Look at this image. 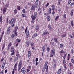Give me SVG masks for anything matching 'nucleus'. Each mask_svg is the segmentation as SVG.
I'll use <instances>...</instances> for the list:
<instances>
[{"instance_id":"f257e3e1","label":"nucleus","mask_w":74,"mask_h":74,"mask_svg":"<svg viewBox=\"0 0 74 74\" xmlns=\"http://www.w3.org/2000/svg\"><path fill=\"white\" fill-rule=\"evenodd\" d=\"M18 27H16L15 28V30L14 31V33L16 35V37L17 36V32H16V31H17V30H18Z\"/></svg>"},{"instance_id":"f03ea898","label":"nucleus","mask_w":74,"mask_h":74,"mask_svg":"<svg viewBox=\"0 0 74 74\" xmlns=\"http://www.w3.org/2000/svg\"><path fill=\"white\" fill-rule=\"evenodd\" d=\"M14 19L12 18L11 19V20H9V24H11V25H13L14 24Z\"/></svg>"},{"instance_id":"7ed1b4c3","label":"nucleus","mask_w":74,"mask_h":74,"mask_svg":"<svg viewBox=\"0 0 74 74\" xmlns=\"http://www.w3.org/2000/svg\"><path fill=\"white\" fill-rule=\"evenodd\" d=\"M37 12H35L34 14V15H32L31 17V18H35L36 19V17H37Z\"/></svg>"},{"instance_id":"20e7f679","label":"nucleus","mask_w":74,"mask_h":74,"mask_svg":"<svg viewBox=\"0 0 74 74\" xmlns=\"http://www.w3.org/2000/svg\"><path fill=\"white\" fill-rule=\"evenodd\" d=\"M44 70H46V73H47L48 72V66H46L44 65Z\"/></svg>"},{"instance_id":"39448f33","label":"nucleus","mask_w":74,"mask_h":74,"mask_svg":"<svg viewBox=\"0 0 74 74\" xmlns=\"http://www.w3.org/2000/svg\"><path fill=\"white\" fill-rule=\"evenodd\" d=\"M21 72L23 74H25L26 73V69H25V68L23 67L21 69Z\"/></svg>"},{"instance_id":"423d86ee","label":"nucleus","mask_w":74,"mask_h":74,"mask_svg":"<svg viewBox=\"0 0 74 74\" xmlns=\"http://www.w3.org/2000/svg\"><path fill=\"white\" fill-rule=\"evenodd\" d=\"M25 33L26 34V38H28L29 37V31H27V32Z\"/></svg>"},{"instance_id":"0eeeda50","label":"nucleus","mask_w":74,"mask_h":74,"mask_svg":"<svg viewBox=\"0 0 74 74\" xmlns=\"http://www.w3.org/2000/svg\"><path fill=\"white\" fill-rule=\"evenodd\" d=\"M36 8V6L34 5H32L31 8V10H35V8Z\"/></svg>"},{"instance_id":"6e6552de","label":"nucleus","mask_w":74,"mask_h":74,"mask_svg":"<svg viewBox=\"0 0 74 74\" xmlns=\"http://www.w3.org/2000/svg\"><path fill=\"white\" fill-rule=\"evenodd\" d=\"M6 10H7V7H5L3 10V14H5L6 12Z\"/></svg>"},{"instance_id":"1a4fd4ad","label":"nucleus","mask_w":74,"mask_h":74,"mask_svg":"<svg viewBox=\"0 0 74 74\" xmlns=\"http://www.w3.org/2000/svg\"><path fill=\"white\" fill-rule=\"evenodd\" d=\"M14 69L12 72V74H15V70H16V67L14 66Z\"/></svg>"},{"instance_id":"9d476101","label":"nucleus","mask_w":74,"mask_h":74,"mask_svg":"<svg viewBox=\"0 0 74 74\" xmlns=\"http://www.w3.org/2000/svg\"><path fill=\"white\" fill-rule=\"evenodd\" d=\"M31 18H32V21H31L32 23H34V20L36 19V18L35 17L34 18H33V17H31Z\"/></svg>"},{"instance_id":"9b49d317","label":"nucleus","mask_w":74,"mask_h":74,"mask_svg":"<svg viewBox=\"0 0 74 74\" xmlns=\"http://www.w3.org/2000/svg\"><path fill=\"white\" fill-rule=\"evenodd\" d=\"M28 58H30V56L31 55V52H32L31 51H28Z\"/></svg>"},{"instance_id":"f8f14e48","label":"nucleus","mask_w":74,"mask_h":74,"mask_svg":"<svg viewBox=\"0 0 74 74\" xmlns=\"http://www.w3.org/2000/svg\"><path fill=\"white\" fill-rule=\"evenodd\" d=\"M61 71H62V69H60V68L58 70L57 74H60L61 73Z\"/></svg>"},{"instance_id":"ddd939ff","label":"nucleus","mask_w":74,"mask_h":74,"mask_svg":"<svg viewBox=\"0 0 74 74\" xmlns=\"http://www.w3.org/2000/svg\"><path fill=\"white\" fill-rule=\"evenodd\" d=\"M29 44H30L29 41H28L26 42V45L27 47H29Z\"/></svg>"},{"instance_id":"4468645a","label":"nucleus","mask_w":74,"mask_h":74,"mask_svg":"<svg viewBox=\"0 0 74 74\" xmlns=\"http://www.w3.org/2000/svg\"><path fill=\"white\" fill-rule=\"evenodd\" d=\"M2 64H4V65H2V66L1 67L2 69H4V67H5V63L3 62Z\"/></svg>"},{"instance_id":"2eb2a0df","label":"nucleus","mask_w":74,"mask_h":74,"mask_svg":"<svg viewBox=\"0 0 74 74\" xmlns=\"http://www.w3.org/2000/svg\"><path fill=\"white\" fill-rule=\"evenodd\" d=\"M42 49L43 52H45V46H44V47H43Z\"/></svg>"},{"instance_id":"dca6fc26","label":"nucleus","mask_w":74,"mask_h":74,"mask_svg":"<svg viewBox=\"0 0 74 74\" xmlns=\"http://www.w3.org/2000/svg\"><path fill=\"white\" fill-rule=\"evenodd\" d=\"M11 52H14V49L13 47H11Z\"/></svg>"},{"instance_id":"f3484780","label":"nucleus","mask_w":74,"mask_h":74,"mask_svg":"<svg viewBox=\"0 0 74 74\" xmlns=\"http://www.w3.org/2000/svg\"><path fill=\"white\" fill-rule=\"evenodd\" d=\"M51 52L53 53L54 55H55V50L53 49H52Z\"/></svg>"},{"instance_id":"a211bd4d","label":"nucleus","mask_w":74,"mask_h":74,"mask_svg":"<svg viewBox=\"0 0 74 74\" xmlns=\"http://www.w3.org/2000/svg\"><path fill=\"white\" fill-rule=\"evenodd\" d=\"M39 1V0H36V1L35 3L36 5H38V4Z\"/></svg>"},{"instance_id":"6ab92c4d","label":"nucleus","mask_w":74,"mask_h":74,"mask_svg":"<svg viewBox=\"0 0 74 74\" xmlns=\"http://www.w3.org/2000/svg\"><path fill=\"white\" fill-rule=\"evenodd\" d=\"M22 16L23 17H25L26 18H27V16H26V15L24 14H22Z\"/></svg>"},{"instance_id":"aec40b11","label":"nucleus","mask_w":74,"mask_h":74,"mask_svg":"<svg viewBox=\"0 0 74 74\" xmlns=\"http://www.w3.org/2000/svg\"><path fill=\"white\" fill-rule=\"evenodd\" d=\"M47 19L48 21H49L51 20V18H50V17L49 16H48L47 17Z\"/></svg>"},{"instance_id":"412c9836","label":"nucleus","mask_w":74,"mask_h":74,"mask_svg":"<svg viewBox=\"0 0 74 74\" xmlns=\"http://www.w3.org/2000/svg\"><path fill=\"white\" fill-rule=\"evenodd\" d=\"M73 13H74V12H73V10L71 11V13H70L71 15V16H73Z\"/></svg>"},{"instance_id":"4be33fe9","label":"nucleus","mask_w":74,"mask_h":74,"mask_svg":"<svg viewBox=\"0 0 74 74\" xmlns=\"http://www.w3.org/2000/svg\"><path fill=\"white\" fill-rule=\"evenodd\" d=\"M71 24L72 25V27L74 26V24H73V21H71Z\"/></svg>"},{"instance_id":"5701e85b","label":"nucleus","mask_w":74,"mask_h":74,"mask_svg":"<svg viewBox=\"0 0 74 74\" xmlns=\"http://www.w3.org/2000/svg\"><path fill=\"white\" fill-rule=\"evenodd\" d=\"M63 38V37H66V34H64L61 36Z\"/></svg>"},{"instance_id":"b1692460","label":"nucleus","mask_w":74,"mask_h":74,"mask_svg":"<svg viewBox=\"0 0 74 74\" xmlns=\"http://www.w3.org/2000/svg\"><path fill=\"white\" fill-rule=\"evenodd\" d=\"M48 12L50 14H51V8H49V9Z\"/></svg>"},{"instance_id":"393cba45","label":"nucleus","mask_w":74,"mask_h":74,"mask_svg":"<svg viewBox=\"0 0 74 74\" xmlns=\"http://www.w3.org/2000/svg\"><path fill=\"white\" fill-rule=\"evenodd\" d=\"M37 34L36 33L34 34V36H33V37L34 38V37H37Z\"/></svg>"},{"instance_id":"a878e982","label":"nucleus","mask_w":74,"mask_h":74,"mask_svg":"<svg viewBox=\"0 0 74 74\" xmlns=\"http://www.w3.org/2000/svg\"><path fill=\"white\" fill-rule=\"evenodd\" d=\"M10 30H11V29H8L7 30V33H10Z\"/></svg>"},{"instance_id":"bb28decb","label":"nucleus","mask_w":74,"mask_h":74,"mask_svg":"<svg viewBox=\"0 0 74 74\" xmlns=\"http://www.w3.org/2000/svg\"><path fill=\"white\" fill-rule=\"evenodd\" d=\"M54 40L55 42H56V43H58V41L57 40V39L56 38H55Z\"/></svg>"},{"instance_id":"cd10ccee","label":"nucleus","mask_w":74,"mask_h":74,"mask_svg":"<svg viewBox=\"0 0 74 74\" xmlns=\"http://www.w3.org/2000/svg\"><path fill=\"white\" fill-rule=\"evenodd\" d=\"M71 62H72V63H73V64H74V59H72L71 60Z\"/></svg>"},{"instance_id":"c85d7f7f","label":"nucleus","mask_w":74,"mask_h":74,"mask_svg":"<svg viewBox=\"0 0 74 74\" xmlns=\"http://www.w3.org/2000/svg\"><path fill=\"white\" fill-rule=\"evenodd\" d=\"M22 63L21 62H20L18 66H22Z\"/></svg>"},{"instance_id":"c756f323","label":"nucleus","mask_w":74,"mask_h":74,"mask_svg":"<svg viewBox=\"0 0 74 74\" xmlns=\"http://www.w3.org/2000/svg\"><path fill=\"white\" fill-rule=\"evenodd\" d=\"M36 30H38L39 29V27L38 26H36Z\"/></svg>"},{"instance_id":"7c9ffc66","label":"nucleus","mask_w":74,"mask_h":74,"mask_svg":"<svg viewBox=\"0 0 74 74\" xmlns=\"http://www.w3.org/2000/svg\"><path fill=\"white\" fill-rule=\"evenodd\" d=\"M66 14H64V15L63 16V17L64 19L66 18Z\"/></svg>"},{"instance_id":"2f4dec72","label":"nucleus","mask_w":74,"mask_h":74,"mask_svg":"<svg viewBox=\"0 0 74 74\" xmlns=\"http://www.w3.org/2000/svg\"><path fill=\"white\" fill-rule=\"evenodd\" d=\"M22 12L23 13H26V11H25V9H23L22 10Z\"/></svg>"},{"instance_id":"473e14b6","label":"nucleus","mask_w":74,"mask_h":74,"mask_svg":"<svg viewBox=\"0 0 74 74\" xmlns=\"http://www.w3.org/2000/svg\"><path fill=\"white\" fill-rule=\"evenodd\" d=\"M11 43V42H10L9 43V44L8 45V47H10V46H11V45H12V44Z\"/></svg>"},{"instance_id":"72a5a7b5","label":"nucleus","mask_w":74,"mask_h":74,"mask_svg":"<svg viewBox=\"0 0 74 74\" xmlns=\"http://www.w3.org/2000/svg\"><path fill=\"white\" fill-rule=\"evenodd\" d=\"M56 64H54L53 68H56Z\"/></svg>"},{"instance_id":"f704fd0d","label":"nucleus","mask_w":74,"mask_h":74,"mask_svg":"<svg viewBox=\"0 0 74 74\" xmlns=\"http://www.w3.org/2000/svg\"><path fill=\"white\" fill-rule=\"evenodd\" d=\"M48 62H46L45 64V66H48L47 65V64H48Z\"/></svg>"},{"instance_id":"c9c22d12","label":"nucleus","mask_w":74,"mask_h":74,"mask_svg":"<svg viewBox=\"0 0 74 74\" xmlns=\"http://www.w3.org/2000/svg\"><path fill=\"white\" fill-rule=\"evenodd\" d=\"M50 55L51 56V57H53V53L51 52Z\"/></svg>"},{"instance_id":"e433bc0d","label":"nucleus","mask_w":74,"mask_h":74,"mask_svg":"<svg viewBox=\"0 0 74 74\" xmlns=\"http://www.w3.org/2000/svg\"><path fill=\"white\" fill-rule=\"evenodd\" d=\"M54 7V5H52V10H53V11H54V10H55V8H53Z\"/></svg>"},{"instance_id":"4c0bfd02","label":"nucleus","mask_w":74,"mask_h":74,"mask_svg":"<svg viewBox=\"0 0 74 74\" xmlns=\"http://www.w3.org/2000/svg\"><path fill=\"white\" fill-rule=\"evenodd\" d=\"M14 13H16H16H17V10H15L14 11Z\"/></svg>"},{"instance_id":"58836bf2","label":"nucleus","mask_w":74,"mask_h":74,"mask_svg":"<svg viewBox=\"0 0 74 74\" xmlns=\"http://www.w3.org/2000/svg\"><path fill=\"white\" fill-rule=\"evenodd\" d=\"M44 15H45L46 16H48V13H45L44 14Z\"/></svg>"},{"instance_id":"ea45409f","label":"nucleus","mask_w":74,"mask_h":74,"mask_svg":"<svg viewBox=\"0 0 74 74\" xmlns=\"http://www.w3.org/2000/svg\"><path fill=\"white\" fill-rule=\"evenodd\" d=\"M45 33H46L47 34H48V31H47V30H45Z\"/></svg>"},{"instance_id":"a19ab883","label":"nucleus","mask_w":74,"mask_h":74,"mask_svg":"<svg viewBox=\"0 0 74 74\" xmlns=\"http://www.w3.org/2000/svg\"><path fill=\"white\" fill-rule=\"evenodd\" d=\"M71 0L69 1H68V4H70L71 3Z\"/></svg>"},{"instance_id":"79ce46f5","label":"nucleus","mask_w":74,"mask_h":74,"mask_svg":"<svg viewBox=\"0 0 74 74\" xmlns=\"http://www.w3.org/2000/svg\"><path fill=\"white\" fill-rule=\"evenodd\" d=\"M0 73H1V74H4V71L2 70V71H1L0 72Z\"/></svg>"},{"instance_id":"37998d69","label":"nucleus","mask_w":74,"mask_h":74,"mask_svg":"<svg viewBox=\"0 0 74 74\" xmlns=\"http://www.w3.org/2000/svg\"><path fill=\"white\" fill-rule=\"evenodd\" d=\"M14 60L15 61V62H16L17 60H18V58H16L14 59Z\"/></svg>"},{"instance_id":"c03bdc74","label":"nucleus","mask_w":74,"mask_h":74,"mask_svg":"<svg viewBox=\"0 0 74 74\" xmlns=\"http://www.w3.org/2000/svg\"><path fill=\"white\" fill-rule=\"evenodd\" d=\"M59 18V16H57L56 18V20H57L58 18Z\"/></svg>"},{"instance_id":"a18cd8bd","label":"nucleus","mask_w":74,"mask_h":74,"mask_svg":"<svg viewBox=\"0 0 74 74\" xmlns=\"http://www.w3.org/2000/svg\"><path fill=\"white\" fill-rule=\"evenodd\" d=\"M17 8L18 10H20V9H21V7H20V6H18Z\"/></svg>"},{"instance_id":"49530a36","label":"nucleus","mask_w":74,"mask_h":74,"mask_svg":"<svg viewBox=\"0 0 74 74\" xmlns=\"http://www.w3.org/2000/svg\"><path fill=\"white\" fill-rule=\"evenodd\" d=\"M69 65H70V66L71 67H72L73 66V64H72V63H69Z\"/></svg>"},{"instance_id":"de8ad7c7","label":"nucleus","mask_w":74,"mask_h":74,"mask_svg":"<svg viewBox=\"0 0 74 74\" xmlns=\"http://www.w3.org/2000/svg\"><path fill=\"white\" fill-rule=\"evenodd\" d=\"M60 48H62V47H63V44H60Z\"/></svg>"},{"instance_id":"09e8293b","label":"nucleus","mask_w":74,"mask_h":74,"mask_svg":"<svg viewBox=\"0 0 74 74\" xmlns=\"http://www.w3.org/2000/svg\"><path fill=\"white\" fill-rule=\"evenodd\" d=\"M63 64H65V63H66V61H65V60H64L63 61Z\"/></svg>"},{"instance_id":"8fccbe9b","label":"nucleus","mask_w":74,"mask_h":74,"mask_svg":"<svg viewBox=\"0 0 74 74\" xmlns=\"http://www.w3.org/2000/svg\"><path fill=\"white\" fill-rule=\"evenodd\" d=\"M17 65H18V63H17V62H16L15 64L14 67H16V66H17Z\"/></svg>"},{"instance_id":"3c124183","label":"nucleus","mask_w":74,"mask_h":74,"mask_svg":"<svg viewBox=\"0 0 74 74\" xmlns=\"http://www.w3.org/2000/svg\"><path fill=\"white\" fill-rule=\"evenodd\" d=\"M69 37H70V38H73V36H72V35L71 34H69Z\"/></svg>"},{"instance_id":"603ef678","label":"nucleus","mask_w":74,"mask_h":74,"mask_svg":"<svg viewBox=\"0 0 74 74\" xmlns=\"http://www.w3.org/2000/svg\"><path fill=\"white\" fill-rule=\"evenodd\" d=\"M38 58H36V59L35 61L36 62H37V61H38Z\"/></svg>"},{"instance_id":"864d4df0","label":"nucleus","mask_w":74,"mask_h":74,"mask_svg":"<svg viewBox=\"0 0 74 74\" xmlns=\"http://www.w3.org/2000/svg\"><path fill=\"white\" fill-rule=\"evenodd\" d=\"M4 31H3L2 32V35L1 36H2V37H3V35H4Z\"/></svg>"},{"instance_id":"5fc2aeb1","label":"nucleus","mask_w":74,"mask_h":74,"mask_svg":"<svg viewBox=\"0 0 74 74\" xmlns=\"http://www.w3.org/2000/svg\"><path fill=\"white\" fill-rule=\"evenodd\" d=\"M3 37V36H1L0 37V42H1V39H2V38Z\"/></svg>"},{"instance_id":"6e6d98bb","label":"nucleus","mask_w":74,"mask_h":74,"mask_svg":"<svg viewBox=\"0 0 74 74\" xmlns=\"http://www.w3.org/2000/svg\"><path fill=\"white\" fill-rule=\"evenodd\" d=\"M74 5V2L72 3L71 4H70L71 6H72V5Z\"/></svg>"},{"instance_id":"4d7b16f0","label":"nucleus","mask_w":74,"mask_h":74,"mask_svg":"<svg viewBox=\"0 0 74 74\" xmlns=\"http://www.w3.org/2000/svg\"><path fill=\"white\" fill-rule=\"evenodd\" d=\"M13 52V53H11L12 56V55H14V54L15 53V52H14V51L13 52Z\"/></svg>"},{"instance_id":"13d9d810","label":"nucleus","mask_w":74,"mask_h":74,"mask_svg":"<svg viewBox=\"0 0 74 74\" xmlns=\"http://www.w3.org/2000/svg\"><path fill=\"white\" fill-rule=\"evenodd\" d=\"M14 37H15V35H12L11 36V37L12 38H13Z\"/></svg>"},{"instance_id":"bf43d9fd","label":"nucleus","mask_w":74,"mask_h":74,"mask_svg":"<svg viewBox=\"0 0 74 74\" xmlns=\"http://www.w3.org/2000/svg\"><path fill=\"white\" fill-rule=\"evenodd\" d=\"M47 50L48 51H49V47L48 48H47Z\"/></svg>"},{"instance_id":"052dcab7","label":"nucleus","mask_w":74,"mask_h":74,"mask_svg":"<svg viewBox=\"0 0 74 74\" xmlns=\"http://www.w3.org/2000/svg\"><path fill=\"white\" fill-rule=\"evenodd\" d=\"M27 27H26V29H25V32L26 33V32H27Z\"/></svg>"},{"instance_id":"680f3d73","label":"nucleus","mask_w":74,"mask_h":74,"mask_svg":"<svg viewBox=\"0 0 74 74\" xmlns=\"http://www.w3.org/2000/svg\"><path fill=\"white\" fill-rule=\"evenodd\" d=\"M48 27L49 29H51V27L50 25H49V26Z\"/></svg>"},{"instance_id":"e2e57ef3","label":"nucleus","mask_w":74,"mask_h":74,"mask_svg":"<svg viewBox=\"0 0 74 74\" xmlns=\"http://www.w3.org/2000/svg\"><path fill=\"white\" fill-rule=\"evenodd\" d=\"M46 34H47L45 32H44L43 34V36H44V35H46Z\"/></svg>"},{"instance_id":"0e129e2a","label":"nucleus","mask_w":74,"mask_h":74,"mask_svg":"<svg viewBox=\"0 0 74 74\" xmlns=\"http://www.w3.org/2000/svg\"><path fill=\"white\" fill-rule=\"evenodd\" d=\"M49 5V3H47L46 5V7H48V5Z\"/></svg>"},{"instance_id":"69168bd1","label":"nucleus","mask_w":74,"mask_h":74,"mask_svg":"<svg viewBox=\"0 0 74 74\" xmlns=\"http://www.w3.org/2000/svg\"><path fill=\"white\" fill-rule=\"evenodd\" d=\"M60 52L61 53H63L64 52V51H63V50H62L60 51Z\"/></svg>"},{"instance_id":"338daca9","label":"nucleus","mask_w":74,"mask_h":74,"mask_svg":"<svg viewBox=\"0 0 74 74\" xmlns=\"http://www.w3.org/2000/svg\"><path fill=\"white\" fill-rule=\"evenodd\" d=\"M34 45V43H33L32 42L31 43V46L32 47H33Z\"/></svg>"},{"instance_id":"774afa93","label":"nucleus","mask_w":74,"mask_h":74,"mask_svg":"<svg viewBox=\"0 0 74 74\" xmlns=\"http://www.w3.org/2000/svg\"><path fill=\"white\" fill-rule=\"evenodd\" d=\"M0 21H2V16H1L0 17Z\"/></svg>"}]
</instances>
